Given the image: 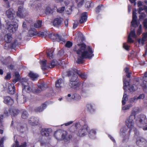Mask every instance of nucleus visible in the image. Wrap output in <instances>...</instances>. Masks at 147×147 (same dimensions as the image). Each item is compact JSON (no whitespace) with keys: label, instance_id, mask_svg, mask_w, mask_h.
<instances>
[{"label":"nucleus","instance_id":"31","mask_svg":"<svg viewBox=\"0 0 147 147\" xmlns=\"http://www.w3.org/2000/svg\"><path fill=\"white\" fill-rule=\"evenodd\" d=\"M20 79L19 73L18 72L15 73L14 79L13 80V82L15 83L18 81Z\"/></svg>","mask_w":147,"mask_h":147},{"label":"nucleus","instance_id":"36","mask_svg":"<svg viewBox=\"0 0 147 147\" xmlns=\"http://www.w3.org/2000/svg\"><path fill=\"white\" fill-rule=\"evenodd\" d=\"M140 111L139 108L138 107H134L132 111V112L130 115H133L135 117V115L137 114Z\"/></svg>","mask_w":147,"mask_h":147},{"label":"nucleus","instance_id":"26","mask_svg":"<svg viewBox=\"0 0 147 147\" xmlns=\"http://www.w3.org/2000/svg\"><path fill=\"white\" fill-rule=\"evenodd\" d=\"M4 102L8 105H12L13 103V101L11 97L6 96L4 98Z\"/></svg>","mask_w":147,"mask_h":147},{"label":"nucleus","instance_id":"2","mask_svg":"<svg viewBox=\"0 0 147 147\" xmlns=\"http://www.w3.org/2000/svg\"><path fill=\"white\" fill-rule=\"evenodd\" d=\"M135 117L133 115H130L129 117L126 121V125L129 128V130L127 132V128L123 127L121 128L120 131V135L122 137L126 136L128 138L131 131H134V133L136 132V129L134 127V121Z\"/></svg>","mask_w":147,"mask_h":147},{"label":"nucleus","instance_id":"47","mask_svg":"<svg viewBox=\"0 0 147 147\" xmlns=\"http://www.w3.org/2000/svg\"><path fill=\"white\" fill-rule=\"evenodd\" d=\"M138 100V97L137 96H135L133 98H132L130 99V102L131 103L135 102Z\"/></svg>","mask_w":147,"mask_h":147},{"label":"nucleus","instance_id":"64","mask_svg":"<svg viewBox=\"0 0 147 147\" xmlns=\"http://www.w3.org/2000/svg\"><path fill=\"white\" fill-rule=\"evenodd\" d=\"M108 136L111 139V140H112V141L114 143H115V140L113 138V137H112L110 135H109Z\"/></svg>","mask_w":147,"mask_h":147},{"label":"nucleus","instance_id":"34","mask_svg":"<svg viewBox=\"0 0 147 147\" xmlns=\"http://www.w3.org/2000/svg\"><path fill=\"white\" fill-rule=\"evenodd\" d=\"M12 39L11 35L10 34L5 35L4 36V40L7 43H10Z\"/></svg>","mask_w":147,"mask_h":147},{"label":"nucleus","instance_id":"17","mask_svg":"<svg viewBox=\"0 0 147 147\" xmlns=\"http://www.w3.org/2000/svg\"><path fill=\"white\" fill-rule=\"evenodd\" d=\"M143 11H145L147 14V7L142 6L139 7L138 11V13L140 14L139 16L140 19H143L146 16L145 14L144 13V11L143 12Z\"/></svg>","mask_w":147,"mask_h":147},{"label":"nucleus","instance_id":"12","mask_svg":"<svg viewBox=\"0 0 147 147\" xmlns=\"http://www.w3.org/2000/svg\"><path fill=\"white\" fill-rule=\"evenodd\" d=\"M67 133L66 131H64L63 133L59 131L55 132V136L56 138L58 140H62L66 138Z\"/></svg>","mask_w":147,"mask_h":147},{"label":"nucleus","instance_id":"25","mask_svg":"<svg viewBox=\"0 0 147 147\" xmlns=\"http://www.w3.org/2000/svg\"><path fill=\"white\" fill-rule=\"evenodd\" d=\"M143 37L142 39H140L138 40V42L140 44L143 45L144 42L147 40V32L142 34Z\"/></svg>","mask_w":147,"mask_h":147},{"label":"nucleus","instance_id":"23","mask_svg":"<svg viewBox=\"0 0 147 147\" xmlns=\"http://www.w3.org/2000/svg\"><path fill=\"white\" fill-rule=\"evenodd\" d=\"M50 37L52 39H57L60 43H62V42H65V40L63 38H62L59 35L57 34H51L50 36Z\"/></svg>","mask_w":147,"mask_h":147},{"label":"nucleus","instance_id":"20","mask_svg":"<svg viewBox=\"0 0 147 147\" xmlns=\"http://www.w3.org/2000/svg\"><path fill=\"white\" fill-rule=\"evenodd\" d=\"M87 111L90 113L93 114L96 111V109L95 105L93 104L89 103L86 105Z\"/></svg>","mask_w":147,"mask_h":147},{"label":"nucleus","instance_id":"11","mask_svg":"<svg viewBox=\"0 0 147 147\" xmlns=\"http://www.w3.org/2000/svg\"><path fill=\"white\" fill-rule=\"evenodd\" d=\"M66 98L67 100L69 101H70L71 99H74L76 101H79L81 100V97L79 94L76 93L73 94L72 95L70 94H68Z\"/></svg>","mask_w":147,"mask_h":147},{"label":"nucleus","instance_id":"32","mask_svg":"<svg viewBox=\"0 0 147 147\" xmlns=\"http://www.w3.org/2000/svg\"><path fill=\"white\" fill-rule=\"evenodd\" d=\"M87 19V14L86 13H84L81 15V18L80 21V23H82L86 22Z\"/></svg>","mask_w":147,"mask_h":147},{"label":"nucleus","instance_id":"5","mask_svg":"<svg viewBox=\"0 0 147 147\" xmlns=\"http://www.w3.org/2000/svg\"><path fill=\"white\" fill-rule=\"evenodd\" d=\"M84 0H75V1H71L70 2L66 1L65 2L66 8L65 10L66 13L69 14L72 11V8L74 6L76 2H78V6H81L83 4Z\"/></svg>","mask_w":147,"mask_h":147},{"label":"nucleus","instance_id":"1","mask_svg":"<svg viewBox=\"0 0 147 147\" xmlns=\"http://www.w3.org/2000/svg\"><path fill=\"white\" fill-rule=\"evenodd\" d=\"M74 50L78 54L77 62L79 64L82 63L83 59H90L94 56L91 49L89 47H87L84 43L78 44L74 48Z\"/></svg>","mask_w":147,"mask_h":147},{"label":"nucleus","instance_id":"33","mask_svg":"<svg viewBox=\"0 0 147 147\" xmlns=\"http://www.w3.org/2000/svg\"><path fill=\"white\" fill-rule=\"evenodd\" d=\"M64 85L63 81L61 79L57 80L56 83V86L58 88L61 87Z\"/></svg>","mask_w":147,"mask_h":147},{"label":"nucleus","instance_id":"24","mask_svg":"<svg viewBox=\"0 0 147 147\" xmlns=\"http://www.w3.org/2000/svg\"><path fill=\"white\" fill-rule=\"evenodd\" d=\"M6 85L7 87L8 90V92L9 93L11 94H13L15 92V87L14 85L12 84H9L8 83L6 84Z\"/></svg>","mask_w":147,"mask_h":147},{"label":"nucleus","instance_id":"21","mask_svg":"<svg viewBox=\"0 0 147 147\" xmlns=\"http://www.w3.org/2000/svg\"><path fill=\"white\" fill-rule=\"evenodd\" d=\"M15 11L12 9H10L6 12V15L10 19H13L15 16Z\"/></svg>","mask_w":147,"mask_h":147},{"label":"nucleus","instance_id":"14","mask_svg":"<svg viewBox=\"0 0 147 147\" xmlns=\"http://www.w3.org/2000/svg\"><path fill=\"white\" fill-rule=\"evenodd\" d=\"M22 84L23 87V92H27L29 93L31 91V89L28 86V83L26 81L23 79L22 81Z\"/></svg>","mask_w":147,"mask_h":147},{"label":"nucleus","instance_id":"8","mask_svg":"<svg viewBox=\"0 0 147 147\" xmlns=\"http://www.w3.org/2000/svg\"><path fill=\"white\" fill-rule=\"evenodd\" d=\"M125 78V76H123V78L124 89L125 90H127V88H128L131 92L136 90L137 89V88L134 85L130 86L129 82L127 81Z\"/></svg>","mask_w":147,"mask_h":147},{"label":"nucleus","instance_id":"50","mask_svg":"<svg viewBox=\"0 0 147 147\" xmlns=\"http://www.w3.org/2000/svg\"><path fill=\"white\" fill-rule=\"evenodd\" d=\"M65 46L68 48H70L72 45V43L71 42L68 41H67L65 44Z\"/></svg>","mask_w":147,"mask_h":147},{"label":"nucleus","instance_id":"19","mask_svg":"<svg viewBox=\"0 0 147 147\" xmlns=\"http://www.w3.org/2000/svg\"><path fill=\"white\" fill-rule=\"evenodd\" d=\"M71 73L73 74H76L77 76L78 75L82 79H85L86 78L87 76L84 73H82L80 72L76 68H74L72 70H71Z\"/></svg>","mask_w":147,"mask_h":147},{"label":"nucleus","instance_id":"44","mask_svg":"<svg viewBox=\"0 0 147 147\" xmlns=\"http://www.w3.org/2000/svg\"><path fill=\"white\" fill-rule=\"evenodd\" d=\"M127 96L125 93L123 95L122 100V105H125L126 103V101L127 100L128 98Z\"/></svg>","mask_w":147,"mask_h":147},{"label":"nucleus","instance_id":"56","mask_svg":"<svg viewBox=\"0 0 147 147\" xmlns=\"http://www.w3.org/2000/svg\"><path fill=\"white\" fill-rule=\"evenodd\" d=\"M65 9V8L64 7L59 8L57 9V11L59 13H62L64 11Z\"/></svg>","mask_w":147,"mask_h":147},{"label":"nucleus","instance_id":"35","mask_svg":"<svg viewBox=\"0 0 147 147\" xmlns=\"http://www.w3.org/2000/svg\"><path fill=\"white\" fill-rule=\"evenodd\" d=\"M29 76L31 78L32 80H36L38 77V74L32 72H30L29 74Z\"/></svg>","mask_w":147,"mask_h":147},{"label":"nucleus","instance_id":"6","mask_svg":"<svg viewBox=\"0 0 147 147\" xmlns=\"http://www.w3.org/2000/svg\"><path fill=\"white\" fill-rule=\"evenodd\" d=\"M136 10L134 9L133 11L132 20L131 23V26L134 27L139 26L137 32V34L140 35L142 33V25L139 21L137 20V17L136 15Z\"/></svg>","mask_w":147,"mask_h":147},{"label":"nucleus","instance_id":"18","mask_svg":"<svg viewBox=\"0 0 147 147\" xmlns=\"http://www.w3.org/2000/svg\"><path fill=\"white\" fill-rule=\"evenodd\" d=\"M136 144L140 147H144L146 145V141L144 139L138 137L137 139Z\"/></svg>","mask_w":147,"mask_h":147},{"label":"nucleus","instance_id":"58","mask_svg":"<svg viewBox=\"0 0 147 147\" xmlns=\"http://www.w3.org/2000/svg\"><path fill=\"white\" fill-rule=\"evenodd\" d=\"M18 113V111L17 110H14L12 111V113L11 114V115L13 116H15L17 115Z\"/></svg>","mask_w":147,"mask_h":147},{"label":"nucleus","instance_id":"41","mask_svg":"<svg viewBox=\"0 0 147 147\" xmlns=\"http://www.w3.org/2000/svg\"><path fill=\"white\" fill-rule=\"evenodd\" d=\"M26 143L24 142L21 145L19 146L18 142L17 141L15 142V144L13 145V147H26Z\"/></svg>","mask_w":147,"mask_h":147},{"label":"nucleus","instance_id":"62","mask_svg":"<svg viewBox=\"0 0 147 147\" xmlns=\"http://www.w3.org/2000/svg\"><path fill=\"white\" fill-rule=\"evenodd\" d=\"M102 7V6L99 5L96 8V12L98 13V12L101 9V7Z\"/></svg>","mask_w":147,"mask_h":147},{"label":"nucleus","instance_id":"40","mask_svg":"<svg viewBox=\"0 0 147 147\" xmlns=\"http://www.w3.org/2000/svg\"><path fill=\"white\" fill-rule=\"evenodd\" d=\"M75 35L76 38H80L82 40L84 39V36L81 32H76Z\"/></svg>","mask_w":147,"mask_h":147},{"label":"nucleus","instance_id":"7","mask_svg":"<svg viewBox=\"0 0 147 147\" xmlns=\"http://www.w3.org/2000/svg\"><path fill=\"white\" fill-rule=\"evenodd\" d=\"M75 127L78 130V132L77 133V135L80 137H83L87 134L88 131L89 130V128L86 125H84L83 127L79 129V127L81 126L80 123H77L75 124Z\"/></svg>","mask_w":147,"mask_h":147},{"label":"nucleus","instance_id":"38","mask_svg":"<svg viewBox=\"0 0 147 147\" xmlns=\"http://www.w3.org/2000/svg\"><path fill=\"white\" fill-rule=\"evenodd\" d=\"M53 9H51L49 6H47L45 9V13L47 14L52 13L53 12Z\"/></svg>","mask_w":147,"mask_h":147},{"label":"nucleus","instance_id":"51","mask_svg":"<svg viewBox=\"0 0 147 147\" xmlns=\"http://www.w3.org/2000/svg\"><path fill=\"white\" fill-rule=\"evenodd\" d=\"M41 145L42 146L45 145V147H50V145L47 143H46L45 142L43 141L40 142Z\"/></svg>","mask_w":147,"mask_h":147},{"label":"nucleus","instance_id":"10","mask_svg":"<svg viewBox=\"0 0 147 147\" xmlns=\"http://www.w3.org/2000/svg\"><path fill=\"white\" fill-rule=\"evenodd\" d=\"M18 25L16 22H12L7 23V26L8 30L10 32H14L18 28Z\"/></svg>","mask_w":147,"mask_h":147},{"label":"nucleus","instance_id":"29","mask_svg":"<svg viewBox=\"0 0 147 147\" xmlns=\"http://www.w3.org/2000/svg\"><path fill=\"white\" fill-rule=\"evenodd\" d=\"M38 119L37 118L32 117L29 120V123L32 125H37L38 122Z\"/></svg>","mask_w":147,"mask_h":147},{"label":"nucleus","instance_id":"63","mask_svg":"<svg viewBox=\"0 0 147 147\" xmlns=\"http://www.w3.org/2000/svg\"><path fill=\"white\" fill-rule=\"evenodd\" d=\"M3 1L5 2L6 3L5 7H9V3L7 0H3Z\"/></svg>","mask_w":147,"mask_h":147},{"label":"nucleus","instance_id":"48","mask_svg":"<svg viewBox=\"0 0 147 147\" xmlns=\"http://www.w3.org/2000/svg\"><path fill=\"white\" fill-rule=\"evenodd\" d=\"M91 3V2L90 1H87L85 5L86 7L88 8H90L92 6Z\"/></svg>","mask_w":147,"mask_h":147},{"label":"nucleus","instance_id":"57","mask_svg":"<svg viewBox=\"0 0 147 147\" xmlns=\"http://www.w3.org/2000/svg\"><path fill=\"white\" fill-rule=\"evenodd\" d=\"M3 117L2 115L0 116V127H3L2 123L3 122Z\"/></svg>","mask_w":147,"mask_h":147},{"label":"nucleus","instance_id":"59","mask_svg":"<svg viewBox=\"0 0 147 147\" xmlns=\"http://www.w3.org/2000/svg\"><path fill=\"white\" fill-rule=\"evenodd\" d=\"M143 25L145 29H147V19L144 20L143 22Z\"/></svg>","mask_w":147,"mask_h":147},{"label":"nucleus","instance_id":"45","mask_svg":"<svg viewBox=\"0 0 147 147\" xmlns=\"http://www.w3.org/2000/svg\"><path fill=\"white\" fill-rule=\"evenodd\" d=\"M42 25V22L40 20H38L34 24V26L36 28L40 27Z\"/></svg>","mask_w":147,"mask_h":147},{"label":"nucleus","instance_id":"54","mask_svg":"<svg viewBox=\"0 0 147 147\" xmlns=\"http://www.w3.org/2000/svg\"><path fill=\"white\" fill-rule=\"evenodd\" d=\"M25 20L26 22L29 23H31L32 22V20L30 17L26 18Z\"/></svg>","mask_w":147,"mask_h":147},{"label":"nucleus","instance_id":"49","mask_svg":"<svg viewBox=\"0 0 147 147\" xmlns=\"http://www.w3.org/2000/svg\"><path fill=\"white\" fill-rule=\"evenodd\" d=\"M28 116V114L26 111H24L22 113V117L23 119H26Z\"/></svg>","mask_w":147,"mask_h":147},{"label":"nucleus","instance_id":"43","mask_svg":"<svg viewBox=\"0 0 147 147\" xmlns=\"http://www.w3.org/2000/svg\"><path fill=\"white\" fill-rule=\"evenodd\" d=\"M125 73L126 74V76L128 78H130V75L132 74L131 72L129 71V69L128 67L125 68L124 69Z\"/></svg>","mask_w":147,"mask_h":147},{"label":"nucleus","instance_id":"37","mask_svg":"<svg viewBox=\"0 0 147 147\" xmlns=\"http://www.w3.org/2000/svg\"><path fill=\"white\" fill-rule=\"evenodd\" d=\"M53 51L51 49H49L47 52V56L48 58L51 59L53 57Z\"/></svg>","mask_w":147,"mask_h":147},{"label":"nucleus","instance_id":"60","mask_svg":"<svg viewBox=\"0 0 147 147\" xmlns=\"http://www.w3.org/2000/svg\"><path fill=\"white\" fill-rule=\"evenodd\" d=\"M145 95L144 94H141L138 96V99H143L145 97Z\"/></svg>","mask_w":147,"mask_h":147},{"label":"nucleus","instance_id":"52","mask_svg":"<svg viewBox=\"0 0 147 147\" xmlns=\"http://www.w3.org/2000/svg\"><path fill=\"white\" fill-rule=\"evenodd\" d=\"M123 47L125 50H128L129 49V46L126 43H125L123 44Z\"/></svg>","mask_w":147,"mask_h":147},{"label":"nucleus","instance_id":"3","mask_svg":"<svg viewBox=\"0 0 147 147\" xmlns=\"http://www.w3.org/2000/svg\"><path fill=\"white\" fill-rule=\"evenodd\" d=\"M68 75L70 76L69 86L71 88L77 90H80L82 87L80 82H78L77 81V76L71 73V70L68 71Z\"/></svg>","mask_w":147,"mask_h":147},{"label":"nucleus","instance_id":"39","mask_svg":"<svg viewBox=\"0 0 147 147\" xmlns=\"http://www.w3.org/2000/svg\"><path fill=\"white\" fill-rule=\"evenodd\" d=\"M46 107L47 105L45 104H43L40 107L37 108L36 109V111L37 112H41Z\"/></svg>","mask_w":147,"mask_h":147},{"label":"nucleus","instance_id":"9","mask_svg":"<svg viewBox=\"0 0 147 147\" xmlns=\"http://www.w3.org/2000/svg\"><path fill=\"white\" fill-rule=\"evenodd\" d=\"M40 63L41 65L42 69L43 70H45L49 68H53L56 65V63L54 61H51V64H47V61L45 60L40 61Z\"/></svg>","mask_w":147,"mask_h":147},{"label":"nucleus","instance_id":"46","mask_svg":"<svg viewBox=\"0 0 147 147\" xmlns=\"http://www.w3.org/2000/svg\"><path fill=\"white\" fill-rule=\"evenodd\" d=\"M132 107L131 104H129L128 105H126L122 107V109L123 110H125L129 109L130 108Z\"/></svg>","mask_w":147,"mask_h":147},{"label":"nucleus","instance_id":"30","mask_svg":"<svg viewBox=\"0 0 147 147\" xmlns=\"http://www.w3.org/2000/svg\"><path fill=\"white\" fill-rule=\"evenodd\" d=\"M17 129L18 131L22 133L25 132L27 130V128L25 125H24L23 126H21L19 125H18Z\"/></svg>","mask_w":147,"mask_h":147},{"label":"nucleus","instance_id":"22","mask_svg":"<svg viewBox=\"0 0 147 147\" xmlns=\"http://www.w3.org/2000/svg\"><path fill=\"white\" fill-rule=\"evenodd\" d=\"M131 37L136 38V36L134 30H131L128 35L127 42L129 43H132L134 42V40L132 39Z\"/></svg>","mask_w":147,"mask_h":147},{"label":"nucleus","instance_id":"61","mask_svg":"<svg viewBox=\"0 0 147 147\" xmlns=\"http://www.w3.org/2000/svg\"><path fill=\"white\" fill-rule=\"evenodd\" d=\"M11 77V76L10 74L9 73H7V75L5 77V79L6 80H9V79Z\"/></svg>","mask_w":147,"mask_h":147},{"label":"nucleus","instance_id":"15","mask_svg":"<svg viewBox=\"0 0 147 147\" xmlns=\"http://www.w3.org/2000/svg\"><path fill=\"white\" fill-rule=\"evenodd\" d=\"M26 10L23 8L22 6L19 7L18 11L17 12V16L20 18H23L26 15Z\"/></svg>","mask_w":147,"mask_h":147},{"label":"nucleus","instance_id":"27","mask_svg":"<svg viewBox=\"0 0 147 147\" xmlns=\"http://www.w3.org/2000/svg\"><path fill=\"white\" fill-rule=\"evenodd\" d=\"M52 129L50 128H43L41 131L42 135L46 136H49V134L51 132Z\"/></svg>","mask_w":147,"mask_h":147},{"label":"nucleus","instance_id":"28","mask_svg":"<svg viewBox=\"0 0 147 147\" xmlns=\"http://www.w3.org/2000/svg\"><path fill=\"white\" fill-rule=\"evenodd\" d=\"M88 132V135L89 137L91 138L94 139L96 137V132L95 129H89Z\"/></svg>","mask_w":147,"mask_h":147},{"label":"nucleus","instance_id":"53","mask_svg":"<svg viewBox=\"0 0 147 147\" xmlns=\"http://www.w3.org/2000/svg\"><path fill=\"white\" fill-rule=\"evenodd\" d=\"M38 35L39 36L43 37L46 35V32H39L38 33Z\"/></svg>","mask_w":147,"mask_h":147},{"label":"nucleus","instance_id":"42","mask_svg":"<svg viewBox=\"0 0 147 147\" xmlns=\"http://www.w3.org/2000/svg\"><path fill=\"white\" fill-rule=\"evenodd\" d=\"M47 87V86L46 83H43L41 84L40 85L38 86V88L39 90H45Z\"/></svg>","mask_w":147,"mask_h":147},{"label":"nucleus","instance_id":"55","mask_svg":"<svg viewBox=\"0 0 147 147\" xmlns=\"http://www.w3.org/2000/svg\"><path fill=\"white\" fill-rule=\"evenodd\" d=\"M6 139V138L3 137L0 140V147H3V143L4 140Z\"/></svg>","mask_w":147,"mask_h":147},{"label":"nucleus","instance_id":"4","mask_svg":"<svg viewBox=\"0 0 147 147\" xmlns=\"http://www.w3.org/2000/svg\"><path fill=\"white\" fill-rule=\"evenodd\" d=\"M136 123L140 127H142L144 130H147V119L143 115H140L136 118Z\"/></svg>","mask_w":147,"mask_h":147},{"label":"nucleus","instance_id":"16","mask_svg":"<svg viewBox=\"0 0 147 147\" xmlns=\"http://www.w3.org/2000/svg\"><path fill=\"white\" fill-rule=\"evenodd\" d=\"M63 21V19L60 17L54 19L52 22L53 25L56 27H58L62 24Z\"/></svg>","mask_w":147,"mask_h":147},{"label":"nucleus","instance_id":"13","mask_svg":"<svg viewBox=\"0 0 147 147\" xmlns=\"http://www.w3.org/2000/svg\"><path fill=\"white\" fill-rule=\"evenodd\" d=\"M135 80L137 82L140 81L143 82V83L141 84V85L143 88H145L146 87V82H147V73L145 74L144 76L143 77V78H136Z\"/></svg>","mask_w":147,"mask_h":147}]
</instances>
